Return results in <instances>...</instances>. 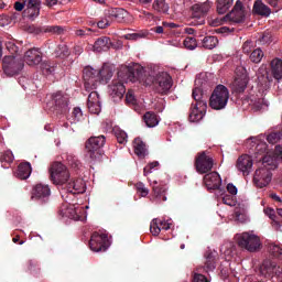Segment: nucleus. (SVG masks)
<instances>
[{
	"mask_svg": "<svg viewBox=\"0 0 282 282\" xmlns=\"http://www.w3.org/2000/svg\"><path fill=\"white\" fill-rule=\"evenodd\" d=\"M126 102L128 105H137L138 100L135 99V96H133V93H131V91L127 93Z\"/></svg>",
	"mask_w": 282,
	"mask_h": 282,
	"instance_id": "nucleus-56",
	"label": "nucleus"
},
{
	"mask_svg": "<svg viewBox=\"0 0 282 282\" xmlns=\"http://www.w3.org/2000/svg\"><path fill=\"white\" fill-rule=\"evenodd\" d=\"M24 67L23 59L12 55L4 56L2 59V69L6 76H17Z\"/></svg>",
	"mask_w": 282,
	"mask_h": 282,
	"instance_id": "nucleus-10",
	"label": "nucleus"
},
{
	"mask_svg": "<svg viewBox=\"0 0 282 282\" xmlns=\"http://www.w3.org/2000/svg\"><path fill=\"white\" fill-rule=\"evenodd\" d=\"M25 13L28 14L29 19H36V17L41 14V8L26 9Z\"/></svg>",
	"mask_w": 282,
	"mask_h": 282,
	"instance_id": "nucleus-51",
	"label": "nucleus"
},
{
	"mask_svg": "<svg viewBox=\"0 0 282 282\" xmlns=\"http://www.w3.org/2000/svg\"><path fill=\"white\" fill-rule=\"evenodd\" d=\"M230 91H228V88L224 85H218L215 87L209 98V107L216 111L226 109V105H228Z\"/></svg>",
	"mask_w": 282,
	"mask_h": 282,
	"instance_id": "nucleus-4",
	"label": "nucleus"
},
{
	"mask_svg": "<svg viewBox=\"0 0 282 282\" xmlns=\"http://www.w3.org/2000/svg\"><path fill=\"white\" fill-rule=\"evenodd\" d=\"M43 72H44V74H54L55 68H54V66H50L48 64H45Z\"/></svg>",
	"mask_w": 282,
	"mask_h": 282,
	"instance_id": "nucleus-63",
	"label": "nucleus"
},
{
	"mask_svg": "<svg viewBox=\"0 0 282 282\" xmlns=\"http://www.w3.org/2000/svg\"><path fill=\"white\" fill-rule=\"evenodd\" d=\"M238 171H241L243 175H249L252 170V158L248 154L241 155L236 163Z\"/></svg>",
	"mask_w": 282,
	"mask_h": 282,
	"instance_id": "nucleus-21",
	"label": "nucleus"
},
{
	"mask_svg": "<svg viewBox=\"0 0 282 282\" xmlns=\"http://www.w3.org/2000/svg\"><path fill=\"white\" fill-rule=\"evenodd\" d=\"M25 6H26V1H17V2H14V4H13V8H14V10H17V12H23V9L25 8Z\"/></svg>",
	"mask_w": 282,
	"mask_h": 282,
	"instance_id": "nucleus-58",
	"label": "nucleus"
},
{
	"mask_svg": "<svg viewBox=\"0 0 282 282\" xmlns=\"http://www.w3.org/2000/svg\"><path fill=\"white\" fill-rule=\"evenodd\" d=\"M219 254L217 251H206L205 252V270L206 272H213L217 268V259Z\"/></svg>",
	"mask_w": 282,
	"mask_h": 282,
	"instance_id": "nucleus-24",
	"label": "nucleus"
},
{
	"mask_svg": "<svg viewBox=\"0 0 282 282\" xmlns=\"http://www.w3.org/2000/svg\"><path fill=\"white\" fill-rule=\"evenodd\" d=\"M282 140V130L273 131L267 137V142L269 144H276V142H281Z\"/></svg>",
	"mask_w": 282,
	"mask_h": 282,
	"instance_id": "nucleus-42",
	"label": "nucleus"
},
{
	"mask_svg": "<svg viewBox=\"0 0 282 282\" xmlns=\"http://www.w3.org/2000/svg\"><path fill=\"white\" fill-rule=\"evenodd\" d=\"M271 74L275 80L282 79V59L274 58L271 61Z\"/></svg>",
	"mask_w": 282,
	"mask_h": 282,
	"instance_id": "nucleus-31",
	"label": "nucleus"
},
{
	"mask_svg": "<svg viewBox=\"0 0 282 282\" xmlns=\"http://www.w3.org/2000/svg\"><path fill=\"white\" fill-rule=\"evenodd\" d=\"M259 41L262 45H268V43H272V34L270 32H264L259 37Z\"/></svg>",
	"mask_w": 282,
	"mask_h": 282,
	"instance_id": "nucleus-50",
	"label": "nucleus"
},
{
	"mask_svg": "<svg viewBox=\"0 0 282 282\" xmlns=\"http://www.w3.org/2000/svg\"><path fill=\"white\" fill-rule=\"evenodd\" d=\"M166 185H154L152 197H154L159 203L166 202Z\"/></svg>",
	"mask_w": 282,
	"mask_h": 282,
	"instance_id": "nucleus-30",
	"label": "nucleus"
},
{
	"mask_svg": "<svg viewBox=\"0 0 282 282\" xmlns=\"http://www.w3.org/2000/svg\"><path fill=\"white\" fill-rule=\"evenodd\" d=\"M113 72H116V68L112 65L104 64L99 69V84L107 85L113 77Z\"/></svg>",
	"mask_w": 282,
	"mask_h": 282,
	"instance_id": "nucleus-22",
	"label": "nucleus"
},
{
	"mask_svg": "<svg viewBox=\"0 0 282 282\" xmlns=\"http://www.w3.org/2000/svg\"><path fill=\"white\" fill-rule=\"evenodd\" d=\"M192 10H193V13H192L193 19H198V25H204L205 23L204 15L208 14V11L210 10V2L194 4L192 7Z\"/></svg>",
	"mask_w": 282,
	"mask_h": 282,
	"instance_id": "nucleus-17",
	"label": "nucleus"
},
{
	"mask_svg": "<svg viewBox=\"0 0 282 282\" xmlns=\"http://www.w3.org/2000/svg\"><path fill=\"white\" fill-rule=\"evenodd\" d=\"M159 226L161 230H171V224L166 223L165 220H159Z\"/></svg>",
	"mask_w": 282,
	"mask_h": 282,
	"instance_id": "nucleus-61",
	"label": "nucleus"
},
{
	"mask_svg": "<svg viewBox=\"0 0 282 282\" xmlns=\"http://www.w3.org/2000/svg\"><path fill=\"white\" fill-rule=\"evenodd\" d=\"M219 44V40L216 36H205L203 39V47L205 50H215Z\"/></svg>",
	"mask_w": 282,
	"mask_h": 282,
	"instance_id": "nucleus-36",
	"label": "nucleus"
},
{
	"mask_svg": "<svg viewBox=\"0 0 282 282\" xmlns=\"http://www.w3.org/2000/svg\"><path fill=\"white\" fill-rule=\"evenodd\" d=\"M143 120L147 124V127L153 128L158 127L160 120H158V115L155 112L148 111L143 116Z\"/></svg>",
	"mask_w": 282,
	"mask_h": 282,
	"instance_id": "nucleus-34",
	"label": "nucleus"
},
{
	"mask_svg": "<svg viewBox=\"0 0 282 282\" xmlns=\"http://www.w3.org/2000/svg\"><path fill=\"white\" fill-rule=\"evenodd\" d=\"M259 162H262V169H268L270 172L276 169V159L272 155L261 156Z\"/></svg>",
	"mask_w": 282,
	"mask_h": 282,
	"instance_id": "nucleus-32",
	"label": "nucleus"
},
{
	"mask_svg": "<svg viewBox=\"0 0 282 282\" xmlns=\"http://www.w3.org/2000/svg\"><path fill=\"white\" fill-rule=\"evenodd\" d=\"M194 166L200 175H206L213 171L215 160L206 151L199 152L195 158Z\"/></svg>",
	"mask_w": 282,
	"mask_h": 282,
	"instance_id": "nucleus-9",
	"label": "nucleus"
},
{
	"mask_svg": "<svg viewBox=\"0 0 282 282\" xmlns=\"http://www.w3.org/2000/svg\"><path fill=\"white\" fill-rule=\"evenodd\" d=\"M124 19H127V10L122 8H111L105 11V18H102L97 23V28L105 30L106 28H109V25H111V23L115 21L117 23H122Z\"/></svg>",
	"mask_w": 282,
	"mask_h": 282,
	"instance_id": "nucleus-6",
	"label": "nucleus"
},
{
	"mask_svg": "<svg viewBox=\"0 0 282 282\" xmlns=\"http://www.w3.org/2000/svg\"><path fill=\"white\" fill-rule=\"evenodd\" d=\"M51 110L55 116H65L69 111V99L62 91L54 93L51 96Z\"/></svg>",
	"mask_w": 282,
	"mask_h": 282,
	"instance_id": "nucleus-8",
	"label": "nucleus"
},
{
	"mask_svg": "<svg viewBox=\"0 0 282 282\" xmlns=\"http://www.w3.org/2000/svg\"><path fill=\"white\" fill-rule=\"evenodd\" d=\"M253 14H258V17L268 18L272 14V9L268 7L263 1L256 0L253 3Z\"/></svg>",
	"mask_w": 282,
	"mask_h": 282,
	"instance_id": "nucleus-25",
	"label": "nucleus"
},
{
	"mask_svg": "<svg viewBox=\"0 0 282 282\" xmlns=\"http://www.w3.org/2000/svg\"><path fill=\"white\" fill-rule=\"evenodd\" d=\"M135 189L138 191V193H141V196L142 197H147V195H149V188H147L144 186V183L142 182H138L135 185H134Z\"/></svg>",
	"mask_w": 282,
	"mask_h": 282,
	"instance_id": "nucleus-49",
	"label": "nucleus"
},
{
	"mask_svg": "<svg viewBox=\"0 0 282 282\" xmlns=\"http://www.w3.org/2000/svg\"><path fill=\"white\" fill-rule=\"evenodd\" d=\"M51 195L52 189L50 188V185L39 183L32 188L31 199H35V202H40V204H47L50 202Z\"/></svg>",
	"mask_w": 282,
	"mask_h": 282,
	"instance_id": "nucleus-12",
	"label": "nucleus"
},
{
	"mask_svg": "<svg viewBox=\"0 0 282 282\" xmlns=\"http://www.w3.org/2000/svg\"><path fill=\"white\" fill-rule=\"evenodd\" d=\"M89 248L93 252H106L109 248V237L106 234L95 231L90 237Z\"/></svg>",
	"mask_w": 282,
	"mask_h": 282,
	"instance_id": "nucleus-11",
	"label": "nucleus"
},
{
	"mask_svg": "<svg viewBox=\"0 0 282 282\" xmlns=\"http://www.w3.org/2000/svg\"><path fill=\"white\" fill-rule=\"evenodd\" d=\"M115 135L117 138V142H119V144H127V132H124L123 130L120 129H116L115 130Z\"/></svg>",
	"mask_w": 282,
	"mask_h": 282,
	"instance_id": "nucleus-46",
	"label": "nucleus"
},
{
	"mask_svg": "<svg viewBox=\"0 0 282 282\" xmlns=\"http://www.w3.org/2000/svg\"><path fill=\"white\" fill-rule=\"evenodd\" d=\"M232 6V0H217V12L218 14H226Z\"/></svg>",
	"mask_w": 282,
	"mask_h": 282,
	"instance_id": "nucleus-37",
	"label": "nucleus"
},
{
	"mask_svg": "<svg viewBox=\"0 0 282 282\" xmlns=\"http://www.w3.org/2000/svg\"><path fill=\"white\" fill-rule=\"evenodd\" d=\"M260 274L265 276V279H270L276 274V262H272L271 260H264L260 265Z\"/></svg>",
	"mask_w": 282,
	"mask_h": 282,
	"instance_id": "nucleus-23",
	"label": "nucleus"
},
{
	"mask_svg": "<svg viewBox=\"0 0 282 282\" xmlns=\"http://www.w3.org/2000/svg\"><path fill=\"white\" fill-rule=\"evenodd\" d=\"M91 29H79L76 31V36H89Z\"/></svg>",
	"mask_w": 282,
	"mask_h": 282,
	"instance_id": "nucleus-59",
	"label": "nucleus"
},
{
	"mask_svg": "<svg viewBox=\"0 0 282 282\" xmlns=\"http://www.w3.org/2000/svg\"><path fill=\"white\" fill-rule=\"evenodd\" d=\"M0 162L2 164L3 169H8L12 162H14V154H12V151L7 150L0 155Z\"/></svg>",
	"mask_w": 282,
	"mask_h": 282,
	"instance_id": "nucleus-35",
	"label": "nucleus"
},
{
	"mask_svg": "<svg viewBox=\"0 0 282 282\" xmlns=\"http://www.w3.org/2000/svg\"><path fill=\"white\" fill-rule=\"evenodd\" d=\"M203 182L208 191H219L221 188V176L217 172L205 174Z\"/></svg>",
	"mask_w": 282,
	"mask_h": 282,
	"instance_id": "nucleus-15",
	"label": "nucleus"
},
{
	"mask_svg": "<svg viewBox=\"0 0 282 282\" xmlns=\"http://www.w3.org/2000/svg\"><path fill=\"white\" fill-rule=\"evenodd\" d=\"M70 52L67 45H61L59 46V54L58 58H67L69 56Z\"/></svg>",
	"mask_w": 282,
	"mask_h": 282,
	"instance_id": "nucleus-52",
	"label": "nucleus"
},
{
	"mask_svg": "<svg viewBox=\"0 0 282 282\" xmlns=\"http://www.w3.org/2000/svg\"><path fill=\"white\" fill-rule=\"evenodd\" d=\"M248 87V75L242 74L240 77H236L232 84L234 94H243Z\"/></svg>",
	"mask_w": 282,
	"mask_h": 282,
	"instance_id": "nucleus-26",
	"label": "nucleus"
},
{
	"mask_svg": "<svg viewBox=\"0 0 282 282\" xmlns=\"http://www.w3.org/2000/svg\"><path fill=\"white\" fill-rule=\"evenodd\" d=\"M236 241L238 247L247 250V252H259L261 250V238L252 232L237 234Z\"/></svg>",
	"mask_w": 282,
	"mask_h": 282,
	"instance_id": "nucleus-3",
	"label": "nucleus"
},
{
	"mask_svg": "<svg viewBox=\"0 0 282 282\" xmlns=\"http://www.w3.org/2000/svg\"><path fill=\"white\" fill-rule=\"evenodd\" d=\"M84 85L86 89H96L100 85L99 70L86 66L83 70Z\"/></svg>",
	"mask_w": 282,
	"mask_h": 282,
	"instance_id": "nucleus-13",
	"label": "nucleus"
},
{
	"mask_svg": "<svg viewBox=\"0 0 282 282\" xmlns=\"http://www.w3.org/2000/svg\"><path fill=\"white\" fill-rule=\"evenodd\" d=\"M41 8V0H28L26 9H36Z\"/></svg>",
	"mask_w": 282,
	"mask_h": 282,
	"instance_id": "nucleus-55",
	"label": "nucleus"
},
{
	"mask_svg": "<svg viewBox=\"0 0 282 282\" xmlns=\"http://www.w3.org/2000/svg\"><path fill=\"white\" fill-rule=\"evenodd\" d=\"M30 175H32V164H30V162L21 163L18 166L17 177H19V180H28Z\"/></svg>",
	"mask_w": 282,
	"mask_h": 282,
	"instance_id": "nucleus-28",
	"label": "nucleus"
},
{
	"mask_svg": "<svg viewBox=\"0 0 282 282\" xmlns=\"http://www.w3.org/2000/svg\"><path fill=\"white\" fill-rule=\"evenodd\" d=\"M192 98L195 104H192L189 110V122H199L206 116V109H208V97L204 95L202 88L196 87L192 91Z\"/></svg>",
	"mask_w": 282,
	"mask_h": 282,
	"instance_id": "nucleus-2",
	"label": "nucleus"
},
{
	"mask_svg": "<svg viewBox=\"0 0 282 282\" xmlns=\"http://www.w3.org/2000/svg\"><path fill=\"white\" fill-rule=\"evenodd\" d=\"M144 33H130V34H126L124 39H127V41H138V39H144Z\"/></svg>",
	"mask_w": 282,
	"mask_h": 282,
	"instance_id": "nucleus-53",
	"label": "nucleus"
},
{
	"mask_svg": "<svg viewBox=\"0 0 282 282\" xmlns=\"http://www.w3.org/2000/svg\"><path fill=\"white\" fill-rule=\"evenodd\" d=\"M65 33V28L61 25H46L45 26V34H57L58 36L61 34Z\"/></svg>",
	"mask_w": 282,
	"mask_h": 282,
	"instance_id": "nucleus-44",
	"label": "nucleus"
},
{
	"mask_svg": "<svg viewBox=\"0 0 282 282\" xmlns=\"http://www.w3.org/2000/svg\"><path fill=\"white\" fill-rule=\"evenodd\" d=\"M263 51L261 48H256L250 53L249 61H251V63L259 64L263 61Z\"/></svg>",
	"mask_w": 282,
	"mask_h": 282,
	"instance_id": "nucleus-40",
	"label": "nucleus"
},
{
	"mask_svg": "<svg viewBox=\"0 0 282 282\" xmlns=\"http://www.w3.org/2000/svg\"><path fill=\"white\" fill-rule=\"evenodd\" d=\"M223 204H226V206H235V199L232 198L231 195H225L223 196Z\"/></svg>",
	"mask_w": 282,
	"mask_h": 282,
	"instance_id": "nucleus-57",
	"label": "nucleus"
},
{
	"mask_svg": "<svg viewBox=\"0 0 282 282\" xmlns=\"http://www.w3.org/2000/svg\"><path fill=\"white\" fill-rule=\"evenodd\" d=\"M193 282H210L206 275L200 273H194L193 274Z\"/></svg>",
	"mask_w": 282,
	"mask_h": 282,
	"instance_id": "nucleus-54",
	"label": "nucleus"
},
{
	"mask_svg": "<svg viewBox=\"0 0 282 282\" xmlns=\"http://www.w3.org/2000/svg\"><path fill=\"white\" fill-rule=\"evenodd\" d=\"M117 78L108 86V94L117 100H122L127 88L124 83H142L145 87L153 86V90L161 96H166L173 87V77L166 72H161L155 76L147 75L144 68L138 64L132 66H121L117 73Z\"/></svg>",
	"mask_w": 282,
	"mask_h": 282,
	"instance_id": "nucleus-1",
	"label": "nucleus"
},
{
	"mask_svg": "<svg viewBox=\"0 0 282 282\" xmlns=\"http://www.w3.org/2000/svg\"><path fill=\"white\" fill-rule=\"evenodd\" d=\"M73 122H80L83 120V110L79 107L74 108L72 113Z\"/></svg>",
	"mask_w": 282,
	"mask_h": 282,
	"instance_id": "nucleus-48",
	"label": "nucleus"
},
{
	"mask_svg": "<svg viewBox=\"0 0 282 282\" xmlns=\"http://www.w3.org/2000/svg\"><path fill=\"white\" fill-rule=\"evenodd\" d=\"M265 151H268V144L263 142L258 143L253 150L256 160L263 158L265 155Z\"/></svg>",
	"mask_w": 282,
	"mask_h": 282,
	"instance_id": "nucleus-38",
	"label": "nucleus"
},
{
	"mask_svg": "<svg viewBox=\"0 0 282 282\" xmlns=\"http://www.w3.org/2000/svg\"><path fill=\"white\" fill-rule=\"evenodd\" d=\"M43 61V53L40 48H30L24 54V63L30 67L40 65Z\"/></svg>",
	"mask_w": 282,
	"mask_h": 282,
	"instance_id": "nucleus-16",
	"label": "nucleus"
},
{
	"mask_svg": "<svg viewBox=\"0 0 282 282\" xmlns=\"http://www.w3.org/2000/svg\"><path fill=\"white\" fill-rule=\"evenodd\" d=\"M87 107L90 113L98 116L102 111V106L100 104V95L97 91H91L88 96Z\"/></svg>",
	"mask_w": 282,
	"mask_h": 282,
	"instance_id": "nucleus-19",
	"label": "nucleus"
},
{
	"mask_svg": "<svg viewBox=\"0 0 282 282\" xmlns=\"http://www.w3.org/2000/svg\"><path fill=\"white\" fill-rule=\"evenodd\" d=\"M183 45L186 47V50H195V47H197V40L188 36L184 40Z\"/></svg>",
	"mask_w": 282,
	"mask_h": 282,
	"instance_id": "nucleus-47",
	"label": "nucleus"
},
{
	"mask_svg": "<svg viewBox=\"0 0 282 282\" xmlns=\"http://www.w3.org/2000/svg\"><path fill=\"white\" fill-rule=\"evenodd\" d=\"M111 47V39L107 36L99 37L94 44L95 52H107Z\"/></svg>",
	"mask_w": 282,
	"mask_h": 282,
	"instance_id": "nucleus-29",
	"label": "nucleus"
},
{
	"mask_svg": "<svg viewBox=\"0 0 282 282\" xmlns=\"http://www.w3.org/2000/svg\"><path fill=\"white\" fill-rule=\"evenodd\" d=\"M261 80L264 83L263 89H270V79L267 77H261V79H259V83H261Z\"/></svg>",
	"mask_w": 282,
	"mask_h": 282,
	"instance_id": "nucleus-64",
	"label": "nucleus"
},
{
	"mask_svg": "<svg viewBox=\"0 0 282 282\" xmlns=\"http://www.w3.org/2000/svg\"><path fill=\"white\" fill-rule=\"evenodd\" d=\"M226 19L234 21V23H241L246 19V11L243 10V4L237 2L232 11L226 15Z\"/></svg>",
	"mask_w": 282,
	"mask_h": 282,
	"instance_id": "nucleus-20",
	"label": "nucleus"
},
{
	"mask_svg": "<svg viewBox=\"0 0 282 282\" xmlns=\"http://www.w3.org/2000/svg\"><path fill=\"white\" fill-rule=\"evenodd\" d=\"M133 148H134V153L138 155V158H147L149 155V150H147V143L142 141L140 138H135L133 140Z\"/></svg>",
	"mask_w": 282,
	"mask_h": 282,
	"instance_id": "nucleus-27",
	"label": "nucleus"
},
{
	"mask_svg": "<svg viewBox=\"0 0 282 282\" xmlns=\"http://www.w3.org/2000/svg\"><path fill=\"white\" fill-rule=\"evenodd\" d=\"M64 188L72 195H80V193H85L86 191L85 181H83V178L68 181L64 185Z\"/></svg>",
	"mask_w": 282,
	"mask_h": 282,
	"instance_id": "nucleus-18",
	"label": "nucleus"
},
{
	"mask_svg": "<svg viewBox=\"0 0 282 282\" xmlns=\"http://www.w3.org/2000/svg\"><path fill=\"white\" fill-rule=\"evenodd\" d=\"M227 191L231 195H237V186L232 183L227 184Z\"/></svg>",
	"mask_w": 282,
	"mask_h": 282,
	"instance_id": "nucleus-62",
	"label": "nucleus"
},
{
	"mask_svg": "<svg viewBox=\"0 0 282 282\" xmlns=\"http://www.w3.org/2000/svg\"><path fill=\"white\" fill-rule=\"evenodd\" d=\"M272 182V172L268 167H259L253 175V184L257 188H265Z\"/></svg>",
	"mask_w": 282,
	"mask_h": 282,
	"instance_id": "nucleus-14",
	"label": "nucleus"
},
{
	"mask_svg": "<svg viewBox=\"0 0 282 282\" xmlns=\"http://www.w3.org/2000/svg\"><path fill=\"white\" fill-rule=\"evenodd\" d=\"M251 105L256 108V111H261L268 107V100L265 98H251Z\"/></svg>",
	"mask_w": 282,
	"mask_h": 282,
	"instance_id": "nucleus-39",
	"label": "nucleus"
},
{
	"mask_svg": "<svg viewBox=\"0 0 282 282\" xmlns=\"http://www.w3.org/2000/svg\"><path fill=\"white\" fill-rule=\"evenodd\" d=\"M62 159L67 161V163L69 164V166H72V169H80V166H83V164L78 160V156L74 155L73 153L66 152L62 154Z\"/></svg>",
	"mask_w": 282,
	"mask_h": 282,
	"instance_id": "nucleus-33",
	"label": "nucleus"
},
{
	"mask_svg": "<svg viewBox=\"0 0 282 282\" xmlns=\"http://www.w3.org/2000/svg\"><path fill=\"white\" fill-rule=\"evenodd\" d=\"M150 232L154 236L158 237L160 232H162V228L160 227V219L154 218L151 224H150Z\"/></svg>",
	"mask_w": 282,
	"mask_h": 282,
	"instance_id": "nucleus-45",
	"label": "nucleus"
},
{
	"mask_svg": "<svg viewBox=\"0 0 282 282\" xmlns=\"http://www.w3.org/2000/svg\"><path fill=\"white\" fill-rule=\"evenodd\" d=\"M51 181L57 186H65L69 182V170L61 162H54L50 169Z\"/></svg>",
	"mask_w": 282,
	"mask_h": 282,
	"instance_id": "nucleus-7",
	"label": "nucleus"
},
{
	"mask_svg": "<svg viewBox=\"0 0 282 282\" xmlns=\"http://www.w3.org/2000/svg\"><path fill=\"white\" fill-rule=\"evenodd\" d=\"M153 9L156 10V12H169V3H166L165 0H154L153 2Z\"/></svg>",
	"mask_w": 282,
	"mask_h": 282,
	"instance_id": "nucleus-43",
	"label": "nucleus"
},
{
	"mask_svg": "<svg viewBox=\"0 0 282 282\" xmlns=\"http://www.w3.org/2000/svg\"><path fill=\"white\" fill-rule=\"evenodd\" d=\"M268 251L271 254V257H274L275 259H279V257H282V246L280 245L269 243Z\"/></svg>",
	"mask_w": 282,
	"mask_h": 282,
	"instance_id": "nucleus-41",
	"label": "nucleus"
},
{
	"mask_svg": "<svg viewBox=\"0 0 282 282\" xmlns=\"http://www.w3.org/2000/svg\"><path fill=\"white\" fill-rule=\"evenodd\" d=\"M33 34H45V26H31Z\"/></svg>",
	"mask_w": 282,
	"mask_h": 282,
	"instance_id": "nucleus-60",
	"label": "nucleus"
},
{
	"mask_svg": "<svg viewBox=\"0 0 282 282\" xmlns=\"http://www.w3.org/2000/svg\"><path fill=\"white\" fill-rule=\"evenodd\" d=\"M107 142V139L105 135L99 137H90L85 144V149L87 152V156L93 161L96 162L102 158V147H105V143Z\"/></svg>",
	"mask_w": 282,
	"mask_h": 282,
	"instance_id": "nucleus-5",
	"label": "nucleus"
}]
</instances>
